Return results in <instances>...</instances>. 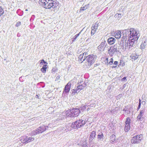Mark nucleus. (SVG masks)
Returning <instances> with one entry per match:
<instances>
[{
	"label": "nucleus",
	"instance_id": "nucleus-1",
	"mask_svg": "<svg viewBox=\"0 0 147 147\" xmlns=\"http://www.w3.org/2000/svg\"><path fill=\"white\" fill-rule=\"evenodd\" d=\"M122 33L123 36L128 39V41L129 44V46H133L135 43H136L139 36L138 32L133 28L125 30Z\"/></svg>",
	"mask_w": 147,
	"mask_h": 147
},
{
	"label": "nucleus",
	"instance_id": "nucleus-2",
	"mask_svg": "<svg viewBox=\"0 0 147 147\" xmlns=\"http://www.w3.org/2000/svg\"><path fill=\"white\" fill-rule=\"evenodd\" d=\"M39 4L46 9L55 8L58 5V1L52 0H39Z\"/></svg>",
	"mask_w": 147,
	"mask_h": 147
},
{
	"label": "nucleus",
	"instance_id": "nucleus-3",
	"mask_svg": "<svg viewBox=\"0 0 147 147\" xmlns=\"http://www.w3.org/2000/svg\"><path fill=\"white\" fill-rule=\"evenodd\" d=\"M85 59L87 61V63L85 64L86 66L90 67L94 63L96 60V57L94 55H90L87 56H84V60Z\"/></svg>",
	"mask_w": 147,
	"mask_h": 147
},
{
	"label": "nucleus",
	"instance_id": "nucleus-4",
	"mask_svg": "<svg viewBox=\"0 0 147 147\" xmlns=\"http://www.w3.org/2000/svg\"><path fill=\"white\" fill-rule=\"evenodd\" d=\"M86 123L85 121L82 119H79L72 123L71 127L74 129L79 128L84 125Z\"/></svg>",
	"mask_w": 147,
	"mask_h": 147
},
{
	"label": "nucleus",
	"instance_id": "nucleus-5",
	"mask_svg": "<svg viewBox=\"0 0 147 147\" xmlns=\"http://www.w3.org/2000/svg\"><path fill=\"white\" fill-rule=\"evenodd\" d=\"M142 138V135H137L132 138L131 140V143L132 144H138L140 142Z\"/></svg>",
	"mask_w": 147,
	"mask_h": 147
},
{
	"label": "nucleus",
	"instance_id": "nucleus-6",
	"mask_svg": "<svg viewBox=\"0 0 147 147\" xmlns=\"http://www.w3.org/2000/svg\"><path fill=\"white\" fill-rule=\"evenodd\" d=\"M46 130V129L45 126H41L36 130L33 131L32 133L34 135H36L42 133L45 131Z\"/></svg>",
	"mask_w": 147,
	"mask_h": 147
},
{
	"label": "nucleus",
	"instance_id": "nucleus-7",
	"mask_svg": "<svg viewBox=\"0 0 147 147\" xmlns=\"http://www.w3.org/2000/svg\"><path fill=\"white\" fill-rule=\"evenodd\" d=\"M71 110L72 117H76L78 116L80 113V110L78 109L73 108Z\"/></svg>",
	"mask_w": 147,
	"mask_h": 147
},
{
	"label": "nucleus",
	"instance_id": "nucleus-8",
	"mask_svg": "<svg viewBox=\"0 0 147 147\" xmlns=\"http://www.w3.org/2000/svg\"><path fill=\"white\" fill-rule=\"evenodd\" d=\"M71 83L70 82H69L65 86L64 88V89L63 91V92H65V93H68L69 92L71 88Z\"/></svg>",
	"mask_w": 147,
	"mask_h": 147
},
{
	"label": "nucleus",
	"instance_id": "nucleus-9",
	"mask_svg": "<svg viewBox=\"0 0 147 147\" xmlns=\"http://www.w3.org/2000/svg\"><path fill=\"white\" fill-rule=\"evenodd\" d=\"M92 30L91 31V34L92 35H94L97 29L98 28V25L96 24H95L92 27Z\"/></svg>",
	"mask_w": 147,
	"mask_h": 147
},
{
	"label": "nucleus",
	"instance_id": "nucleus-10",
	"mask_svg": "<svg viewBox=\"0 0 147 147\" xmlns=\"http://www.w3.org/2000/svg\"><path fill=\"white\" fill-rule=\"evenodd\" d=\"M115 47H111L108 51L110 54H113L117 51V49Z\"/></svg>",
	"mask_w": 147,
	"mask_h": 147
},
{
	"label": "nucleus",
	"instance_id": "nucleus-11",
	"mask_svg": "<svg viewBox=\"0 0 147 147\" xmlns=\"http://www.w3.org/2000/svg\"><path fill=\"white\" fill-rule=\"evenodd\" d=\"M65 113L66 116L72 117L71 110L69 109L68 110L65 111Z\"/></svg>",
	"mask_w": 147,
	"mask_h": 147
},
{
	"label": "nucleus",
	"instance_id": "nucleus-12",
	"mask_svg": "<svg viewBox=\"0 0 147 147\" xmlns=\"http://www.w3.org/2000/svg\"><path fill=\"white\" fill-rule=\"evenodd\" d=\"M116 40L113 37H109L107 40V42L108 43L111 45L113 44Z\"/></svg>",
	"mask_w": 147,
	"mask_h": 147
},
{
	"label": "nucleus",
	"instance_id": "nucleus-13",
	"mask_svg": "<svg viewBox=\"0 0 147 147\" xmlns=\"http://www.w3.org/2000/svg\"><path fill=\"white\" fill-rule=\"evenodd\" d=\"M88 55V53L87 52H84L82 54H80V55L79 56V60H80L81 61H84L85 60H84V57H83V56H86V55Z\"/></svg>",
	"mask_w": 147,
	"mask_h": 147
},
{
	"label": "nucleus",
	"instance_id": "nucleus-14",
	"mask_svg": "<svg viewBox=\"0 0 147 147\" xmlns=\"http://www.w3.org/2000/svg\"><path fill=\"white\" fill-rule=\"evenodd\" d=\"M121 32L120 31H118L114 33V35L117 38H119L121 37Z\"/></svg>",
	"mask_w": 147,
	"mask_h": 147
},
{
	"label": "nucleus",
	"instance_id": "nucleus-15",
	"mask_svg": "<svg viewBox=\"0 0 147 147\" xmlns=\"http://www.w3.org/2000/svg\"><path fill=\"white\" fill-rule=\"evenodd\" d=\"M96 135V132L95 131H92L90 136L89 139L90 140H92L93 139H94Z\"/></svg>",
	"mask_w": 147,
	"mask_h": 147
},
{
	"label": "nucleus",
	"instance_id": "nucleus-16",
	"mask_svg": "<svg viewBox=\"0 0 147 147\" xmlns=\"http://www.w3.org/2000/svg\"><path fill=\"white\" fill-rule=\"evenodd\" d=\"M80 91L78 88H77L75 89H72V94L73 95L76 94H77L80 92Z\"/></svg>",
	"mask_w": 147,
	"mask_h": 147
},
{
	"label": "nucleus",
	"instance_id": "nucleus-17",
	"mask_svg": "<svg viewBox=\"0 0 147 147\" xmlns=\"http://www.w3.org/2000/svg\"><path fill=\"white\" fill-rule=\"evenodd\" d=\"M138 57V56L136 55V54H132L130 56L131 58L135 60L137 59Z\"/></svg>",
	"mask_w": 147,
	"mask_h": 147
},
{
	"label": "nucleus",
	"instance_id": "nucleus-18",
	"mask_svg": "<svg viewBox=\"0 0 147 147\" xmlns=\"http://www.w3.org/2000/svg\"><path fill=\"white\" fill-rule=\"evenodd\" d=\"M47 68V65H45L43 66L41 68L40 70L43 73H45Z\"/></svg>",
	"mask_w": 147,
	"mask_h": 147
},
{
	"label": "nucleus",
	"instance_id": "nucleus-19",
	"mask_svg": "<svg viewBox=\"0 0 147 147\" xmlns=\"http://www.w3.org/2000/svg\"><path fill=\"white\" fill-rule=\"evenodd\" d=\"M144 111L143 110L141 111L140 114L137 117V118L138 120H140L142 118V114L144 113Z\"/></svg>",
	"mask_w": 147,
	"mask_h": 147
},
{
	"label": "nucleus",
	"instance_id": "nucleus-20",
	"mask_svg": "<svg viewBox=\"0 0 147 147\" xmlns=\"http://www.w3.org/2000/svg\"><path fill=\"white\" fill-rule=\"evenodd\" d=\"M89 4H87L84 6L81 7L80 8V11H84L86 10L87 8H88L89 6Z\"/></svg>",
	"mask_w": 147,
	"mask_h": 147
},
{
	"label": "nucleus",
	"instance_id": "nucleus-21",
	"mask_svg": "<svg viewBox=\"0 0 147 147\" xmlns=\"http://www.w3.org/2000/svg\"><path fill=\"white\" fill-rule=\"evenodd\" d=\"M80 33H81V32H80L78 34H76V35H75V36H74L71 39L72 40V41L73 42L75 41L76 40L77 38L80 35Z\"/></svg>",
	"mask_w": 147,
	"mask_h": 147
},
{
	"label": "nucleus",
	"instance_id": "nucleus-22",
	"mask_svg": "<svg viewBox=\"0 0 147 147\" xmlns=\"http://www.w3.org/2000/svg\"><path fill=\"white\" fill-rule=\"evenodd\" d=\"M125 126L124 128L125 131H128L130 129V125L125 124Z\"/></svg>",
	"mask_w": 147,
	"mask_h": 147
},
{
	"label": "nucleus",
	"instance_id": "nucleus-23",
	"mask_svg": "<svg viewBox=\"0 0 147 147\" xmlns=\"http://www.w3.org/2000/svg\"><path fill=\"white\" fill-rule=\"evenodd\" d=\"M34 139L32 137H30L29 138H27V141H26L27 143H29L32 141H34Z\"/></svg>",
	"mask_w": 147,
	"mask_h": 147
},
{
	"label": "nucleus",
	"instance_id": "nucleus-24",
	"mask_svg": "<svg viewBox=\"0 0 147 147\" xmlns=\"http://www.w3.org/2000/svg\"><path fill=\"white\" fill-rule=\"evenodd\" d=\"M21 140L22 143H27L26 141H27V137L26 138L24 137H22L21 139Z\"/></svg>",
	"mask_w": 147,
	"mask_h": 147
},
{
	"label": "nucleus",
	"instance_id": "nucleus-25",
	"mask_svg": "<svg viewBox=\"0 0 147 147\" xmlns=\"http://www.w3.org/2000/svg\"><path fill=\"white\" fill-rule=\"evenodd\" d=\"M84 86L83 85V84H82L81 85H79L77 86V88H78V89L80 91L81 90H82L84 89Z\"/></svg>",
	"mask_w": 147,
	"mask_h": 147
},
{
	"label": "nucleus",
	"instance_id": "nucleus-26",
	"mask_svg": "<svg viewBox=\"0 0 147 147\" xmlns=\"http://www.w3.org/2000/svg\"><path fill=\"white\" fill-rule=\"evenodd\" d=\"M131 119L129 117H127L126 120L125 124L130 125V123Z\"/></svg>",
	"mask_w": 147,
	"mask_h": 147
},
{
	"label": "nucleus",
	"instance_id": "nucleus-27",
	"mask_svg": "<svg viewBox=\"0 0 147 147\" xmlns=\"http://www.w3.org/2000/svg\"><path fill=\"white\" fill-rule=\"evenodd\" d=\"M147 45V40H145L142 42V44L140 46H146Z\"/></svg>",
	"mask_w": 147,
	"mask_h": 147
},
{
	"label": "nucleus",
	"instance_id": "nucleus-28",
	"mask_svg": "<svg viewBox=\"0 0 147 147\" xmlns=\"http://www.w3.org/2000/svg\"><path fill=\"white\" fill-rule=\"evenodd\" d=\"M104 136L103 134L101 133V134L100 135H98V138L100 140L102 139L103 138Z\"/></svg>",
	"mask_w": 147,
	"mask_h": 147
},
{
	"label": "nucleus",
	"instance_id": "nucleus-29",
	"mask_svg": "<svg viewBox=\"0 0 147 147\" xmlns=\"http://www.w3.org/2000/svg\"><path fill=\"white\" fill-rule=\"evenodd\" d=\"M107 45V42L105 41H104L101 43L100 46H106Z\"/></svg>",
	"mask_w": 147,
	"mask_h": 147
},
{
	"label": "nucleus",
	"instance_id": "nucleus-30",
	"mask_svg": "<svg viewBox=\"0 0 147 147\" xmlns=\"http://www.w3.org/2000/svg\"><path fill=\"white\" fill-rule=\"evenodd\" d=\"M120 64L119 65L121 66H124L125 65V63L122 60H121L120 62Z\"/></svg>",
	"mask_w": 147,
	"mask_h": 147
},
{
	"label": "nucleus",
	"instance_id": "nucleus-31",
	"mask_svg": "<svg viewBox=\"0 0 147 147\" xmlns=\"http://www.w3.org/2000/svg\"><path fill=\"white\" fill-rule=\"evenodd\" d=\"M4 13V11L2 8L0 6V16Z\"/></svg>",
	"mask_w": 147,
	"mask_h": 147
},
{
	"label": "nucleus",
	"instance_id": "nucleus-32",
	"mask_svg": "<svg viewBox=\"0 0 147 147\" xmlns=\"http://www.w3.org/2000/svg\"><path fill=\"white\" fill-rule=\"evenodd\" d=\"M118 64V62L117 61H115L114 63V64L116 66H115L112 67L113 68H115L117 67V65Z\"/></svg>",
	"mask_w": 147,
	"mask_h": 147
},
{
	"label": "nucleus",
	"instance_id": "nucleus-33",
	"mask_svg": "<svg viewBox=\"0 0 147 147\" xmlns=\"http://www.w3.org/2000/svg\"><path fill=\"white\" fill-rule=\"evenodd\" d=\"M21 24V22H18L16 23V27H18L20 26Z\"/></svg>",
	"mask_w": 147,
	"mask_h": 147
},
{
	"label": "nucleus",
	"instance_id": "nucleus-34",
	"mask_svg": "<svg viewBox=\"0 0 147 147\" xmlns=\"http://www.w3.org/2000/svg\"><path fill=\"white\" fill-rule=\"evenodd\" d=\"M41 62L40 63V64H41L42 63H47L46 62H45L44 60L42 59L40 61Z\"/></svg>",
	"mask_w": 147,
	"mask_h": 147
},
{
	"label": "nucleus",
	"instance_id": "nucleus-35",
	"mask_svg": "<svg viewBox=\"0 0 147 147\" xmlns=\"http://www.w3.org/2000/svg\"><path fill=\"white\" fill-rule=\"evenodd\" d=\"M83 140L84 141V144H86V139L85 138H83Z\"/></svg>",
	"mask_w": 147,
	"mask_h": 147
},
{
	"label": "nucleus",
	"instance_id": "nucleus-36",
	"mask_svg": "<svg viewBox=\"0 0 147 147\" xmlns=\"http://www.w3.org/2000/svg\"><path fill=\"white\" fill-rule=\"evenodd\" d=\"M141 104L139 103V105L138 107V109L139 110L140 108Z\"/></svg>",
	"mask_w": 147,
	"mask_h": 147
},
{
	"label": "nucleus",
	"instance_id": "nucleus-37",
	"mask_svg": "<svg viewBox=\"0 0 147 147\" xmlns=\"http://www.w3.org/2000/svg\"><path fill=\"white\" fill-rule=\"evenodd\" d=\"M113 62L111 61L109 62V64L111 65H112L113 64Z\"/></svg>",
	"mask_w": 147,
	"mask_h": 147
},
{
	"label": "nucleus",
	"instance_id": "nucleus-38",
	"mask_svg": "<svg viewBox=\"0 0 147 147\" xmlns=\"http://www.w3.org/2000/svg\"><path fill=\"white\" fill-rule=\"evenodd\" d=\"M126 77H125L122 79V80H126Z\"/></svg>",
	"mask_w": 147,
	"mask_h": 147
},
{
	"label": "nucleus",
	"instance_id": "nucleus-39",
	"mask_svg": "<svg viewBox=\"0 0 147 147\" xmlns=\"http://www.w3.org/2000/svg\"><path fill=\"white\" fill-rule=\"evenodd\" d=\"M110 60H111V61H112L113 62V58H111V59Z\"/></svg>",
	"mask_w": 147,
	"mask_h": 147
},
{
	"label": "nucleus",
	"instance_id": "nucleus-40",
	"mask_svg": "<svg viewBox=\"0 0 147 147\" xmlns=\"http://www.w3.org/2000/svg\"><path fill=\"white\" fill-rule=\"evenodd\" d=\"M141 100H140V99H139V103L141 104Z\"/></svg>",
	"mask_w": 147,
	"mask_h": 147
},
{
	"label": "nucleus",
	"instance_id": "nucleus-41",
	"mask_svg": "<svg viewBox=\"0 0 147 147\" xmlns=\"http://www.w3.org/2000/svg\"><path fill=\"white\" fill-rule=\"evenodd\" d=\"M119 15H120V16H121V15L120 14H117H117H116L115 16H119Z\"/></svg>",
	"mask_w": 147,
	"mask_h": 147
},
{
	"label": "nucleus",
	"instance_id": "nucleus-42",
	"mask_svg": "<svg viewBox=\"0 0 147 147\" xmlns=\"http://www.w3.org/2000/svg\"><path fill=\"white\" fill-rule=\"evenodd\" d=\"M108 58H106V60L107 61H108Z\"/></svg>",
	"mask_w": 147,
	"mask_h": 147
},
{
	"label": "nucleus",
	"instance_id": "nucleus-43",
	"mask_svg": "<svg viewBox=\"0 0 147 147\" xmlns=\"http://www.w3.org/2000/svg\"><path fill=\"white\" fill-rule=\"evenodd\" d=\"M28 11V10L27 9H26L25 10V11Z\"/></svg>",
	"mask_w": 147,
	"mask_h": 147
}]
</instances>
